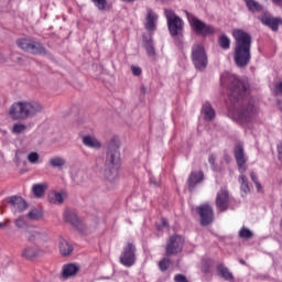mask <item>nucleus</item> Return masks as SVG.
I'll return each mask as SVG.
<instances>
[{"instance_id":"obj_18","label":"nucleus","mask_w":282,"mask_h":282,"mask_svg":"<svg viewBox=\"0 0 282 282\" xmlns=\"http://www.w3.org/2000/svg\"><path fill=\"white\" fill-rule=\"evenodd\" d=\"M78 272H80V267L75 263H66L62 268L63 279H69L72 276H76Z\"/></svg>"},{"instance_id":"obj_37","label":"nucleus","mask_w":282,"mask_h":282,"mask_svg":"<svg viewBox=\"0 0 282 282\" xmlns=\"http://www.w3.org/2000/svg\"><path fill=\"white\" fill-rule=\"evenodd\" d=\"M14 224L17 228H25V226H28V221H25V218L23 216L17 218Z\"/></svg>"},{"instance_id":"obj_30","label":"nucleus","mask_w":282,"mask_h":282,"mask_svg":"<svg viewBox=\"0 0 282 282\" xmlns=\"http://www.w3.org/2000/svg\"><path fill=\"white\" fill-rule=\"evenodd\" d=\"M64 200L65 198L63 197L62 193L53 192L52 194L48 195L50 204H63Z\"/></svg>"},{"instance_id":"obj_50","label":"nucleus","mask_w":282,"mask_h":282,"mask_svg":"<svg viewBox=\"0 0 282 282\" xmlns=\"http://www.w3.org/2000/svg\"><path fill=\"white\" fill-rule=\"evenodd\" d=\"M239 263H241V265H247L246 260L243 259H239Z\"/></svg>"},{"instance_id":"obj_9","label":"nucleus","mask_w":282,"mask_h":282,"mask_svg":"<svg viewBox=\"0 0 282 282\" xmlns=\"http://www.w3.org/2000/svg\"><path fill=\"white\" fill-rule=\"evenodd\" d=\"M192 63L198 72H206V67H208V54L206 53V48L204 45L194 44L192 46Z\"/></svg>"},{"instance_id":"obj_52","label":"nucleus","mask_w":282,"mask_h":282,"mask_svg":"<svg viewBox=\"0 0 282 282\" xmlns=\"http://www.w3.org/2000/svg\"><path fill=\"white\" fill-rule=\"evenodd\" d=\"M8 226L6 223H0V228H6Z\"/></svg>"},{"instance_id":"obj_29","label":"nucleus","mask_w":282,"mask_h":282,"mask_svg":"<svg viewBox=\"0 0 282 282\" xmlns=\"http://www.w3.org/2000/svg\"><path fill=\"white\" fill-rule=\"evenodd\" d=\"M238 237H239V239L250 240L254 237V232H252V230L248 229V227L243 226L239 230Z\"/></svg>"},{"instance_id":"obj_23","label":"nucleus","mask_w":282,"mask_h":282,"mask_svg":"<svg viewBox=\"0 0 282 282\" xmlns=\"http://www.w3.org/2000/svg\"><path fill=\"white\" fill-rule=\"evenodd\" d=\"M82 142L84 144V147H87L88 149H100L101 144L100 141H98V139L91 137V135H84L82 138Z\"/></svg>"},{"instance_id":"obj_8","label":"nucleus","mask_w":282,"mask_h":282,"mask_svg":"<svg viewBox=\"0 0 282 282\" xmlns=\"http://www.w3.org/2000/svg\"><path fill=\"white\" fill-rule=\"evenodd\" d=\"M15 45L22 50V52H26V54H32L33 56H47V54H50L45 45L34 37H20L15 41Z\"/></svg>"},{"instance_id":"obj_33","label":"nucleus","mask_w":282,"mask_h":282,"mask_svg":"<svg viewBox=\"0 0 282 282\" xmlns=\"http://www.w3.org/2000/svg\"><path fill=\"white\" fill-rule=\"evenodd\" d=\"M171 259L169 258H163L159 261V270L161 272H166V270H169V268H171Z\"/></svg>"},{"instance_id":"obj_48","label":"nucleus","mask_w":282,"mask_h":282,"mask_svg":"<svg viewBox=\"0 0 282 282\" xmlns=\"http://www.w3.org/2000/svg\"><path fill=\"white\" fill-rule=\"evenodd\" d=\"M281 1L282 0H272V3H274V6H281Z\"/></svg>"},{"instance_id":"obj_38","label":"nucleus","mask_w":282,"mask_h":282,"mask_svg":"<svg viewBox=\"0 0 282 282\" xmlns=\"http://www.w3.org/2000/svg\"><path fill=\"white\" fill-rule=\"evenodd\" d=\"M28 161L31 163V164H36V162H39V154L36 152H31L29 153L28 155Z\"/></svg>"},{"instance_id":"obj_45","label":"nucleus","mask_w":282,"mask_h":282,"mask_svg":"<svg viewBox=\"0 0 282 282\" xmlns=\"http://www.w3.org/2000/svg\"><path fill=\"white\" fill-rule=\"evenodd\" d=\"M162 227L169 228V220L166 218H162Z\"/></svg>"},{"instance_id":"obj_31","label":"nucleus","mask_w":282,"mask_h":282,"mask_svg":"<svg viewBox=\"0 0 282 282\" xmlns=\"http://www.w3.org/2000/svg\"><path fill=\"white\" fill-rule=\"evenodd\" d=\"M218 45L221 50H228L230 47V37L226 34L220 35L218 37Z\"/></svg>"},{"instance_id":"obj_3","label":"nucleus","mask_w":282,"mask_h":282,"mask_svg":"<svg viewBox=\"0 0 282 282\" xmlns=\"http://www.w3.org/2000/svg\"><path fill=\"white\" fill-rule=\"evenodd\" d=\"M122 161L120 159V141L112 138L108 143L104 175L108 182H116L120 173Z\"/></svg>"},{"instance_id":"obj_16","label":"nucleus","mask_w":282,"mask_h":282,"mask_svg":"<svg viewBox=\"0 0 282 282\" xmlns=\"http://www.w3.org/2000/svg\"><path fill=\"white\" fill-rule=\"evenodd\" d=\"M204 182V172L192 171L187 178V188L189 193H193L197 188L198 184Z\"/></svg>"},{"instance_id":"obj_20","label":"nucleus","mask_w":282,"mask_h":282,"mask_svg":"<svg viewBox=\"0 0 282 282\" xmlns=\"http://www.w3.org/2000/svg\"><path fill=\"white\" fill-rule=\"evenodd\" d=\"M200 113L206 122H213V120H215L216 112L213 105H210V101L203 104Z\"/></svg>"},{"instance_id":"obj_24","label":"nucleus","mask_w":282,"mask_h":282,"mask_svg":"<svg viewBox=\"0 0 282 282\" xmlns=\"http://www.w3.org/2000/svg\"><path fill=\"white\" fill-rule=\"evenodd\" d=\"M72 252H74V246L62 238L59 241V254H62V257H69Z\"/></svg>"},{"instance_id":"obj_21","label":"nucleus","mask_w":282,"mask_h":282,"mask_svg":"<svg viewBox=\"0 0 282 282\" xmlns=\"http://www.w3.org/2000/svg\"><path fill=\"white\" fill-rule=\"evenodd\" d=\"M142 41L148 56H155V44L153 43V33L143 34Z\"/></svg>"},{"instance_id":"obj_4","label":"nucleus","mask_w":282,"mask_h":282,"mask_svg":"<svg viewBox=\"0 0 282 282\" xmlns=\"http://www.w3.org/2000/svg\"><path fill=\"white\" fill-rule=\"evenodd\" d=\"M42 111L43 105L39 101H18L11 106L9 116L12 120H28Z\"/></svg>"},{"instance_id":"obj_14","label":"nucleus","mask_w":282,"mask_h":282,"mask_svg":"<svg viewBox=\"0 0 282 282\" xmlns=\"http://www.w3.org/2000/svg\"><path fill=\"white\" fill-rule=\"evenodd\" d=\"M262 25L270 28L272 32H279V26L282 25V18H274L270 13H264L259 18Z\"/></svg>"},{"instance_id":"obj_17","label":"nucleus","mask_w":282,"mask_h":282,"mask_svg":"<svg viewBox=\"0 0 282 282\" xmlns=\"http://www.w3.org/2000/svg\"><path fill=\"white\" fill-rule=\"evenodd\" d=\"M145 21V30H148L150 34H153V32H155V30L158 29V14H155L153 10L148 9Z\"/></svg>"},{"instance_id":"obj_39","label":"nucleus","mask_w":282,"mask_h":282,"mask_svg":"<svg viewBox=\"0 0 282 282\" xmlns=\"http://www.w3.org/2000/svg\"><path fill=\"white\" fill-rule=\"evenodd\" d=\"M131 72L133 76H142V68L140 66L132 65Z\"/></svg>"},{"instance_id":"obj_7","label":"nucleus","mask_w":282,"mask_h":282,"mask_svg":"<svg viewBox=\"0 0 282 282\" xmlns=\"http://www.w3.org/2000/svg\"><path fill=\"white\" fill-rule=\"evenodd\" d=\"M184 13L186 14L189 26L196 36L207 39V36H214V34H217V29L213 24H208L202 21L199 18L195 17L193 13L186 10L184 11Z\"/></svg>"},{"instance_id":"obj_19","label":"nucleus","mask_w":282,"mask_h":282,"mask_svg":"<svg viewBox=\"0 0 282 282\" xmlns=\"http://www.w3.org/2000/svg\"><path fill=\"white\" fill-rule=\"evenodd\" d=\"M216 272H217V275L220 276V279H224V281L235 282V275L232 274V272H230V269H228L226 264L224 263L217 264Z\"/></svg>"},{"instance_id":"obj_15","label":"nucleus","mask_w":282,"mask_h":282,"mask_svg":"<svg viewBox=\"0 0 282 282\" xmlns=\"http://www.w3.org/2000/svg\"><path fill=\"white\" fill-rule=\"evenodd\" d=\"M6 202L14 208V213H23V210H28V203L21 196H10L6 198Z\"/></svg>"},{"instance_id":"obj_43","label":"nucleus","mask_w":282,"mask_h":282,"mask_svg":"<svg viewBox=\"0 0 282 282\" xmlns=\"http://www.w3.org/2000/svg\"><path fill=\"white\" fill-rule=\"evenodd\" d=\"M216 158H215V154H210L209 158H208V162L212 166H215V162H216Z\"/></svg>"},{"instance_id":"obj_55","label":"nucleus","mask_w":282,"mask_h":282,"mask_svg":"<svg viewBox=\"0 0 282 282\" xmlns=\"http://www.w3.org/2000/svg\"><path fill=\"white\" fill-rule=\"evenodd\" d=\"M280 228H281V230H282V217H281V219H280Z\"/></svg>"},{"instance_id":"obj_51","label":"nucleus","mask_w":282,"mask_h":282,"mask_svg":"<svg viewBox=\"0 0 282 282\" xmlns=\"http://www.w3.org/2000/svg\"><path fill=\"white\" fill-rule=\"evenodd\" d=\"M224 160H226V162H228V160H230V155L225 154V155H224Z\"/></svg>"},{"instance_id":"obj_27","label":"nucleus","mask_w":282,"mask_h":282,"mask_svg":"<svg viewBox=\"0 0 282 282\" xmlns=\"http://www.w3.org/2000/svg\"><path fill=\"white\" fill-rule=\"evenodd\" d=\"M45 188H47L45 184H34L32 186V193L35 197L41 198L45 195Z\"/></svg>"},{"instance_id":"obj_47","label":"nucleus","mask_w":282,"mask_h":282,"mask_svg":"<svg viewBox=\"0 0 282 282\" xmlns=\"http://www.w3.org/2000/svg\"><path fill=\"white\" fill-rule=\"evenodd\" d=\"M122 3H135L138 0H121Z\"/></svg>"},{"instance_id":"obj_22","label":"nucleus","mask_w":282,"mask_h":282,"mask_svg":"<svg viewBox=\"0 0 282 282\" xmlns=\"http://www.w3.org/2000/svg\"><path fill=\"white\" fill-rule=\"evenodd\" d=\"M64 220L66 221V224H70V226H74L75 228H78V226H80V219L78 218V215L72 209H67L64 213Z\"/></svg>"},{"instance_id":"obj_35","label":"nucleus","mask_w":282,"mask_h":282,"mask_svg":"<svg viewBox=\"0 0 282 282\" xmlns=\"http://www.w3.org/2000/svg\"><path fill=\"white\" fill-rule=\"evenodd\" d=\"M26 217H29V219H32V221H39V219H41V217H43V214L39 209H33V210L29 212Z\"/></svg>"},{"instance_id":"obj_54","label":"nucleus","mask_w":282,"mask_h":282,"mask_svg":"<svg viewBox=\"0 0 282 282\" xmlns=\"http://www.w3.org/2000/svg\"><path fill=\"white\" fill-rule=\"evenodd\" d=\"M141 91H143V94H144L147 91V88L144 86H142Z\"/></svg>"},{"instance_id":"obj_13","label":"nucleus","mask_w":282,"mask_h":282,"mask_svg":"<svg viewBox=\"0 0 282 282\" xmlns=\"http://www.w3.org/2000/svg\"><path fill=\"white\" fill-rule=\"evenodd\" d=\"M216 208L220 210V213H226L230 206V194L228 189L221 188L216 196Z\"/></svg>"},{"instance_id":"obj_44","label":"nucleus","mask_w":282,"mask_h":282,"mask_svg":"<svg viewBox=\"0 0 282 282\" xmlns=\"http://www.w3.org/2000/svg\"><path fill=\"white\" fill-rule=\"evenodd\" d=\"M254 184H256L257 192L263 193V186L261 185V183L258 181V183H254Z\"/></svg>"},{"instance_id":"obj_34","label":"nucleus","mask_w":282,"mask_h":282,"mask_svg":"<svg viewBox=\"0 0 282 282\" xmlns=\"http://www.w3.org/2000/svg\"><path fill=\"white\" fill-rule=\"evenodd\" d=\"M91 2L100 12H105V10H107V0H91Z\"/></svg>"},{"instance_id":"obj_32","label":"nucleus","mask_w":282,"mask_h":282,"mask_svg":"<svg viewBox=\"0 0 282 282\" xmlns=\"http://www.w3.org/2000/svg\"><path fill=\"white\" fill-rule=\"evenodd\" d=\"M11 131L15 135H19V134L25 133V131H28V126H25V123H14Z\"/></svg>"},{"instance_id":"obj_12","label":"nucleus","mask_w":282,"mask_h":282,"mask_svg":"<svg viewBox=\"0 0 282 282\" xmlns=\"http://www.w3.org/2000/svg\"><path fill=\"white\" fill-rule=\"evenodd\" d=\"M196 213L200 217V226H210L215 215L210 205L205 204L196 207Z\"/></svg>"},{"instance_id":"obj_11","label":"nucleus","mask_w":282,"mask_h":282,"mask_svg":"<svg viewBox=\"0 0 282 282\" xmlns=\"http://www.w3.org/2000/svg\"><path fill=\"white\" fill-rule=\"evenodd\" d=\"M137 251L138 249L135 248V245L133 242H128L119 258L120 264L124 265V268H132V265H135Z\"/></svg>"},{"instance_id":"obj_42","label":"nucleus","mask_w":282,"mask_h":282,"mask_svg":"<svg viewBox=\"0 0 282 282\" xmlns=\"http://www.w3.org/2000/svg\"><path fill=\"white\" fill-rule=\"evenodd\" d=\"M250 177H251L253 184H257L259 182V176L257 175L256 172H251Z\"/></svg>"},{"instance_id":"obj_41","label":"nucleus","mask_w":282,"mask_h":282,"mask_svg":"<svg viewBox=\"0 0 282 282\" xmlns=\"http://www.w3.org/2000/svg\"><path fill=\"white\" fill-rule=\"evenodd\" d=\"M36 231L29 232L28 241L36 243Z\"/></svg>"},{"instance_id":"obj_5","label":"nucleus","mask_w":282,"mask_h":282,"mask_svg":"<svg viewBox=\"0 0 282 282\" xmlns=\"http://www.w3.org/2000/svg\"><path fill=\"white\" fill-rule=\"evenodd\" d=\"M234 156L236 160V164L238 166L239 173L241 175L238 177V182L240 184V191L243 193L242 197H246L248 193H250V181L248 180V176H246L243 173H246L248 166H246V163L248 162V158H246V152L243 150L242 144H237L234 149Z\"/></svg>"},{"instance_id":"obj_36","label":"nucleus","mask_w":282,"mask_h":282,"mask_svg":"<svg viewBox=\"0 0 282 282\" xmlns=\"http://www.w3.org/2000/svg\"><path fill=\"white\" fill-rule=\"evenodd\" d=\"M35 243H43V241H47L50 237L45 232L35 231Z\"/></svg>"},{"instance_id":"obj_25","label":"nucleus","mask_w":282,"mask_h":282,"mask_svg":"<svg viewBox=\"0 0 282 282\" xmlns=\"http://www.w3.org/2000/svg\"><path fill=\"white\" fill-rule=\"evenodd\" d=\"M249 12H263V4L257 2L256 0H243Z\"/></svg>"},{"instance_id":"obj_53","label":"nucleus","mask_w":282,"mask_h":282,"mask_svg":"<svg viewBox=\"0 0 282 282\" xmlns=\"http://www.w3.org/2000/svg\"><path fill=\"white\" fill-rule=\"evenodd\" d=\"M21 61H23L22 57H17V63H21Z\"/></svg>"},{"instance_id":"obj_46","label":"nucleus","mask_w":282,"mask_h":282,"mask_svg":"<svg viewBox=\"0 0 282 282\" xmlns=\"http://www.w3.org/2000/svg\"><path fill=\"white\" fill-rule=\"evenodd\" d=\"M150 184H153V186H160L155 178H150Z\"/></svg>"},{"instance_id":"obj_6","label":"nucleus","mask_w":282,"mask_h":282,"mask_svg":"<svg viewBox=\"0 0 282 282\" xmlns=\"http://www.w3.org/2000/svg\"><path fill=\"white\" fill-rule=\"evenodd\" d=\"M164 15L167 21V30L172 39L177 43H182L184 39V20L175 14L173 10L165 9Z\"/></svg>"},{"instance_id":"obj_10","label":"nucleus","mask_w":282,"mask_h":282,"mask_svg":"<svg viewBox=\"0 0 282 282\" xmlns=\"http://www.w3.org/2000/svg\"><path fill=\"white\" fill-rule=\"evenodd\" d=\"M184 250V238L180 235L170 236L165 246V257L180 254Z\"/></svg>"},{"instance_id":"obj_49","label":"nucleus","mask_w":282,"mask_h":282,"mask_svg":"<svg viewBox=\"0 0 282 282\" xmlns=\"http://www.w3.org/2000/svg\"><path fill=\"white\" fill-rule=\"evenodd\" d=\"M0 63H6V57L0 54Z\"/></svg>"},{"instance_id":"obj_40","label":"nucleus","mask_w":282,"mask_h":282,"mask_svg":"<svg viewBox=\"0 0 282 282\" xmlns=\"http://www.w3.org/2000/svg\"><path fill=\"white\" fill-rule=\"evenodd\" d=\"M202 272L204 274H209L210 273V261H206L202 265Z\"/></svg>"},{"instance_id":"obj_1","label":"nucleus","mask_w":282,"mask_h":282,"mask_svg":"<svg viewBox=\"0 0 282 282\" xmlns=\"http://www.w3.org/2000/svg\"><path fill=\"white\" fill-rule=\"evenodd\" d=\"M220 83H227L228 96L231 105L238 107L234 118L240 124H249L257 116L254 100L248 97L250 85L247 80L239 79L236 75H221Z\"/></svg>"},{"instance_id":"obj_28","label":"nucleus","mask_w":282,"mask_h":282,"mask_svg":"<svg viewBox=\"0 0 282 282\" xmlns=\"http://www.w3.org/2000/svg\"><path fill=\"white\" fill-rule=\"evenodd\" d=\"M48 164L53 169H63V166L66 164V161L62 156H55L48 161Z\"/></svg>"},{"instance_id":"obj_2","label":"nucleus","mask_w":282,"mask_h":282,"mask_svg":"<svg viewBox=\"0 0 282 282\" xmlns=\"http://www.w3.org/2000/svg\"><path fill=\"white\" fill-rule=\"evenodd\" d=\"M232 37L235 39L234 63L236 67L243 69L252 61V35L241 29H236L232 31Z\"/></svg>"},{"instance_id":"obj_26","label":"nucleus","mask_w":282,"mask_h":282,"mask_svg":"<svg viewBox=\"0 0 282 282\" xmlns=\"http://www.w3.org/2000/svg\"><path fill=\"white\" fill-rule=\"evenodd\" d=\"M22 257L23 259H34V257H39V249L33 248V247H26L23 251H22Z\"/></svg>"}]
</instances>
